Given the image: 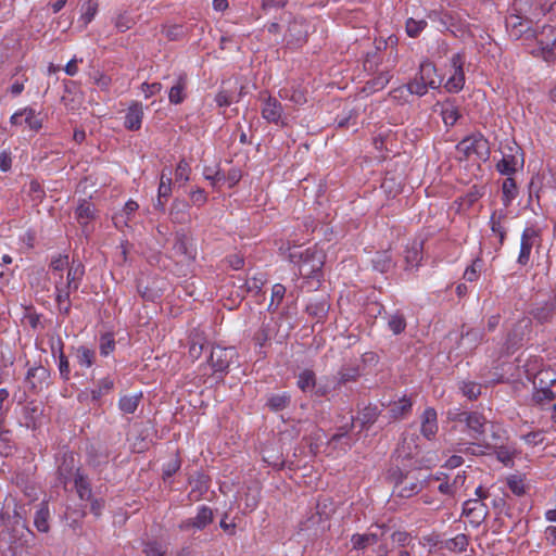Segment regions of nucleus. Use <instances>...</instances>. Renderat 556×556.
Instances as JSON below:
<instances>
[{
	"instance_id": "55",
	"label": "nucleus",
	"mask_w": 556,
	"mask_h": 556,
	"mask_svg": "<svg viewBox=\"0 0 556 556\" xmlns=\"http://www.w3.org/2000/svg\"><path fill=\"white\" fill-rule=\"evenodd\" d=\"M143 553L146 556H166L167 549L161 543L151 541L144 544Z\"/></svg>"
},
{
	"instance_id": "38",
	"label": "nucleus",
	"mask_w": 556,
	"mask_h": 556,
	"mask_svg": "<svg viewBox=\"0 0 556 556\" xmlns=\"http://www.w3.org/2000/svg\"><path fill=\"white\" fill-rule=\"evenodd\" d=\"M532 395V401L540 406L551 404L555 397L554 392L548 387H536Z\"/></svg>"
},
{
	"instance_id": "5",
	"label": "nucleus",
	"mask_w": 556,
	"mask_h": 556,
	"mask_svg": "<svg viewBox=\"0 0 556 556\" xmlns=\"http://www.w3.org/2000/svg\"><path fill=\"white\" fill-rule=\"evenodd\" d=\"M235 356L236 350L233 348L215 345L211 348L207 365L212 368L214 375L223 377L227 372Z\"/></svg>"
},
{
	"instance_id": "48",
	"label": "nucleus",
	"mask_w": 556,
	"mask_h": 556,
	"mask_svg": "<svg viewBox=\"0 0 556 556\" xmlns=\"http://www.w3.org/2000/svg\"><path fill=\"white\" fill-rule=\"evenodd\" d=\"M388 327L393 334L402 333L406 328V320L403 314L395 313L390 315L388 318Z\"/></svg>"
},
{
	"instance_id": "37",
	"label": "nucleus",
	"mask_w": 556,
	"mask_h": 556,
	"mask_svg": "<svg viewBox=\"0 0 556 556\" xmlns=\"http://www.w3.org/2000/svg\"><path fill=\"white\" fill-rule=\"evenodd\" d=\"M75 488L80 500L88 501L91 498L92 491L88 480L78 471L75 475Z\"/></svg>"
},
{
	"instance_id": "10",
	"label": "nucleus",
	"mask_w": 556,
	"mask_h": 556,
	"mask_svg": "<svg viewBox=\"0 0 556 556\" xmlns=\"http://www.w3.org/2000/svg\"><path fill=\"white\" fill-rule=\"evenodd\" d=\"M489 509L480 500H467L463 505V515L470 519L475 526H479L488 516Z\"/></svg>"
},
{
	"instance_id": "54",
	"label": "nucleus",
	"mask_w": 556,
	"mask_h": 556,
	"mask_svg": "<svg viewBox=\"0 0 556 556\" xmlns=\"http://www.w3.org/2000/svg\"><path fill=\"white\" fill-rule=\"evenodd\" d=\"M70 266L68 263V256L59 254L56 256H53L50 262V269L53 274L60 273V275L63 276V270L67 269Z\"/></svg>"
},
{
	"instance_id": "60",
	"label": "nucleus",
	"mask_w": 556,
	"mask_h": 556,
	"mask_svg": "<svg viewBox=\"0 0 556 556\" xmlns=\"http://www.w3.org/2000/svg\"><path fill=\"white\" fill-rule=\"evenodd\" d=\"M378 409L377 407H366L362 414H361V417H359V420L362 422V426H369V425H372L377 418H378Z\"/></svg>"
},
{
	"instance_id": "50",
	"label": "nucleus",
	"mask_w": 556,
	"mask_h": 556,
	"mask_svg": "<svg viewBox=\"0 0 556 556\" xmlns=\"http://www.w3.org/2000/svg\"><path fill=\"white\" fill-rule=\"evenodd\" d=\"M407 90L412 93V94H416V96H424L427 93L428 91V88L429 85L422 79L421 80V77L418 76V74L415 76V78L409 81L407 85Z\"/></svg>"
},
{
	"instance_id": "15",
	"label": "nucleus",
	"mask_w": 556,
	"mask_h": 556,
	"mask_svg": "<svg viewBox=\"0 0 556 556\" xmlns=\"http://www.w3.org/2000/svg\"><path fill=\"white\" fill-rule=\"evenodd\" d=\"M85 276V266L79 261H73L67 267L66 282L64 288L77 291Z\"/></svg>"
},
{
	"instance_id": "34",
	"label": "nucleus",
	"mask_w": 556,
	"mask_h": 556,
	"mask_svg": "<svg viewBox=\"0 0 556 556\" xmlns=\"http://www.w3.org/2000/svg\"><path fill=\"white\" fill-rule=\"evenodd\" d=\"M506 215L504 212H493L490 218L491 224V230L492 232L496 233L500 238V245H503L505 237H506V230L502 225V222L505 219Z\"/></svg>"
},
{
	"instance_id": "63",
	"label": "nucleus",
	"mask_w": 556,
	"mask_h": 556,
	"mask_svg": "<svg viewBox=\"0 0 556 556\" xmlns=\"http://www.w3.org/2000/svg\"><path fill=\"white\" fill-rule=\"evenodd\" d=\"M264 282H265V279H264L263 275L254 276L251 279L245 281L244 285H245L247 289L244 292L258 293L261 291Z\"/></svg>"
},
{
	"instance_id": "45",
	"label": "nucleus",
	"mask_w": 556,
	"mask_h": 556,
	"mask_svg": "<svg viewBox=\"0 0 556 556\" xmlns=\"http://www.w3.org/2000/svg\"><path fill=\"white\" fill-rule=\"evenodd\" d=\"M556 382V372L552 371V370H548V369H543V370H540L535 377H534V380H533V386L534 388L536 387H548L549 386H553L554 383Z\"/></svg>"
},
{
	"instance_id": "22",
	"label": "nucleus",
	"mask_w": 556,
	"mask_h": 556,
	"mask_svg": "<svg viewBox=\"0 0 556 556\" xmlns=\"http://www.w3.org/2000/svg\"><path fill=\"white\" fill-rule=\"evenodd\" d=\"M435 106H440V115L447 127L454 126L460 117L458 108L452 101L437 103Z\"/></svg>"
},
{
	"instance_id": "26",
	"label": "nucleus",
	"mask_w": 556,
	"mask_h": 556,
	"mask_svg": "<svg viewBox=\"0 0 556 556\" xmlns=\"http://www.w3.org/2000/svg\"><path fill=\"white\" fill-rule=\"evenodd\" d=\"M187 87V77L185 74H181L176 79V83L169 89L168 100L173 104H179L185 100V90Z\"/></svg>"
},
{
	"instance_id": "61",
	"label": "nucleus",
	"mask_w": 556,
	"mask_h": 556,
	"mask_svg": "<svg viewBox=\"0 0 556 556\" xmlns=\"http://www.w3.org/2000/svg\"><path fill=\"white\" fill-rule=\"evenodd\" d=\"M389 80H390L389 73L380 74L379 76L375 77L372 80L367 83V88L372 91L383 89L387 86V84L389 83Z\"/></svg>"
},
{
	"instance_id": "30",
	"label": "nucleus",
	"mask_w": 556,
	"mask_h": 556,
	"mask_svg": "<svg viewBox=\"0 0 556 556\" xmlns=\"http://www.w3.org/2000/svg\"><path fill=\"white\" fill-rule=\"evenodd\" d=\"M361 376L359 369L355 365H344L338 371V386L345 384L348 382H354Z\"/></svg>"
},
{
	"instance_id": "40",
	"label": "nucleus",
	"mask_w": 556,
	"mask_h": 556,
	"mask_svg": "<svg viewBox=\"0 0 556 556\" xmlns=\"http://www.w3.org/2000/svg\"><path fill=\"white\" fill-rule=\"evenodd\" d=\"M503 204L507 207L511 201L517 197V185L514 178L507 177L503 181Z\"/></svg>"
},
{
	"instance_id": "47",
	"label": "nucleus",
	"mask_w": 556,
	"mask_h": 556,
	"mask_svg": "<svg viewBox=\"0 0 556 556\" xmlns=\"http://www.w3.org/2000/svg\"><path fill=\"white\" fill-rule=\"evenodd\" d=\"M74 469V457L72 455L64 456L62 464L58 468V473L60 480L66 484L67 480L71 478Z\"/></svg>"
},
{
	"instance_id": "42",
	"label": "nucleus",
	"mask_w": 556,
	"mask_h": 556,
	"mask_svg": "<svg viewBox=\"0 0 556 556\" xmlns=\"http://www.w3.org/2000/svg\"><path fill=\"white\" fill-rule=\"evenodd\" d=\"M204 345H205V339L200 333H194L190 340L189 352H188L189 357L192 361L198 359L203 352Z\"/></svg>"
},
{
	"instance_id": "13",
	"label": "nucleus",
	"mask_w": 556,
	"mask_h": 556,
	"mask_svg": "<svg viewBox=\"0 0 556 556\" xmlns=\"http://www.w3.org/2000/svg\"><path fill=\"white\" fill-rule=\"evenodd\" d=\"M54 288H55V303L58 306L59 312L64 315L68 316L71 313V292L73 290L64 288V281L63 276L60 275V280L54 281Z\"/></svg>"
},
{
	"instance_id": "39",
	"label": "nucleus",
	"mask_w": 556,
	"mask_h": 556,
	"mask_svg": "<svg viewBox=\"0 0 556 556\" xmlns=\"http://www.w3.org/2000/svg\"><path fill=\"white\" fill-rule=\"evenodd\" d=\"M193 519V528L202 530L213 521V511L207 506H201Z\"/></svg>"
},
{
	"instance_id": "51",
	"label": "nucleus",
	"mask_w": 556,
	"mask_h": 556,
	"mask_svg": "<svg viewBox=\"0 0 556 556\" xmlns=\"http://www.w3.org/2000/svg\"><path fill=\"white\" fill-rule=\"evenodd\" d=\"M23 116L25 117V123L28 125V127L34 130L38 131L42 127L41 119H39L36 116V112L31 108H24L22 109Z\"/></svg>"
},
{
	"instance_id": "28",
	"label": "nucleus",
	"mask_w": 556,
	"mask_h": 556,
	"mask_svg": "<svg viewBox=\"0 0 556 556\" xmlns=\"http://www.w3.org/2000/svg\"><path fill=\"white\" fill-rule=\"evenodd\" d=\"M188 210L189 204L187 201L175 199L169 212L172 220L178 224L185 223Z\"/></svg>"
},
{
	"instance_id": "11",
	"label": "nucleus",
	"mask_w": 556,
	"mask_h": 556,
	"mask_svg": "<svg viewBox=\"0 0 556 556\" xmlns=\"http://www.w3.org/2000/svg\"><path fill=\"white\" fill-rule=\"evenodd\" d=\"M114 381L110 377L100 379L97 386L92 389H86L78 394L80 402H87L89 400L98 402L103 395L112 391Z\"/></svg>"
},
{
	"instance_id": "29",
	"label": "nucleus",
	"mask_w": 556,
	"mask_h": 556,
	"mask_svg": "<svg viewBox=\"0 0 556 556\" xmlns=\"http://www.w3.org/2000/svg\"><path fill=\"white\" fill-rule=\"evenodd\" d=\"M74 355L79 366L90 368L96 361V352L86 346L74 349Z\"/></svg>"
},
{
	"instance_id": "36",
	"label": "nucleus",
	"mask_w": 556,
	"mask_h": 556,
	"mask_svg": "<svg viewBox=\"0 0 556 556\" xmlns=\"http://www.w3.org/2000/svg\"><path fill=\"white\" fill-rule=\"evenodd\" d=\"M316 377L313 370L305 369L298 376V387L305 393L311 392L315 388Z\"/></svg>"
},
{
	"instance_id": "20",
	"label": "nucleus",
	"mask_w": 556,
	"mask_h": 556,
	"mask_svg": "<svg viewBox=\"0 0 556 556\" xmlns=\"http://www.w3.org/2000/svg\"><path fill=\"white\" fill-rule=\"evenodd\" d=\"M143 118V106L140 102H132L125 116V127L129 130H138Z\"/></svg>"
},
{
	"instance_id": "52",
	"label": "nucleus",
	"mask_w": 556,
	"mask_h": 556,
	"mask_svg": "<svg viewBox=\"0 0 556 556\" xmlns=\"http://www.w3.org/2000/svg\"><path fill=\"white\" fill-rule=\"evenodd\" d=\"M460 390L469 400H476L481 394V386L473 381H463Z\"/></svg>"
},
{
	"instance_id": "49",
	"label": "nucleus",
	"mask_w": 556,
	"mask_h": 556,
	"mask_svg": "<svg viewBox=\"0 0 556 556\" xmlns=\"http://www.w3.org/2000/svg\"><path fill=\"white\" fill-rule=\"evenodd\" d=\"M468 546L467 535L460 533L445 542V547L452 552H464Z\"/></svg>"
},
{
	"instance_id": "57",
	"label": "nucleus",
	"mask_w": 556,
	"mask_h": 556,
	"mask_svg": "<svg viewBox=\"0 0 556 556\" xmlns=\"http://www.w3.org/2000/svg\"><path fill=\"white\" fill-rule=\"evenodd\" d=\"M427 26L426 21H416L414 18H409L406 22V33L409 37H417Z\"/></svg>"
},
{
	"instance_id": "59",
	"label": "nucleus",
	"mask_w": 556,
	"mask_h": 556,
	"mask_svg": "<svg viewBox=\"0 0 556 556\" xmlns=\"http://www.w3.org/2000/svg\"><path fill=\"white\" fill-rule=\"evenodd\" d=\"M98 11V3L89 0L83 4L81 18L86 24L90 23Z\"/></svg>"
},
{
	"instance_id": "8",
	"label": "nucleus",
	"mask_w": 556,
	"mask_h": 556,
	"mask_svg": "<svg viewBox=\"0 0 556 556\" xmlns=\"http://www.w3.org/2000/svg\"><path fill=\"white\" fill-rule=\"evenodd\" d=\"M262 117L268 123L285 125L286 122L281 103L271 96L262 97Z\"/></svg>"
},
{
	"instance_id": "9",
	"label": "nucleus",
	"mask_w": 556,
	"mask_h": 556,
	"mask_svg": "<svg viewBox=\"0 0 556 556\" xmlns=\"http://www.w3.org/2000/svg\"><path fill=\"white\" fill-rule=\"evenodd\" d=\"M532 321L529 317L519 319L507 334L508 349H516L528 338Z\"/></svg>"
},
{
	"instance_id": "32",
	"label": "nucleus",
	"mask_w": 556,
	"mask_h": 556,
	"mask_svg": "<svg viewBox=\"0 0 556 556\" xmlns=\"http://www.w3.org/2000/svg\"><path fill=\"white\" fill-rule=\"evenodd\" d=\"M372 267L379 273H387L393 267V262L388 251L377 252L371 260Z\"/></svg>"
},
{
	"instance_id": "43",
	"label": "nucleus",
	"mask_w": 556,
	"mask_h": 556,
	"mask_svg": "<svg viewBox=\"0 0 556 556\" xmlns=\"http://www.w3.org/2000/svg\"><path fill=\"white\" fill-rule=\"evenodd\" d=\"M139 205L136 201L129 200L125 203L121 213L116 214L113 217L114 224L117 226L118 223H124L127 225V222L130 218V215L134 214L138 210Z\"/></svg>"
},
{
	"instance_id": "25",
	"label": "nucleus",
	"mask_w": 556,
	"mask_h": 556,
	"mask_svg": "<svg viewBox=\"0 0 556 556\" xmlns=\"http://www.w3.org/2000/svg\"><path fill=\"white\" fill-rule=\"evenodd\" d=\"M49 517H50V511H49L48 503L46 501H43L39 504V507L36 510V514L34 517V525L38 531L43 532V533H47L49 531V529H50Z\"/></svg>"
},
{
	"instance_id": "41",
	"label": "nucleus",
	"mask_w": 556,
	"mask_h": 556,
	"mask_svg": "<svg viewBox=\"0 0 556 556\" xmlns=\"http://www.w3.org/2000/svg\"><path fill=\"white\" fill-rule=\"evenodd\" d=\"M496 168L502 175L514 174L517 169V157L513 154L504 155L496 164Z\"/></svg>"
},
{
	"instance_id": "53",
	"label": "nucleus",
	"mask_w": 556,
	"mask_h": 556,
	"mask_svg": "<svg viewBox=\"0 0 556 556\" xmlns=\"http://www.w3.org/2000/svg\"><path fill=\"white\" fill-rule=\"evenodd\" d=\"M554 311H555V304L546 303L545 305H543L541 307H536L533 312V315H534V318L538 319L540 323H545L551 319Z\"/></svg>"
},
{
	"instance_id": "16",
	"label": "nucleus",
	"mask_w": 556,
	"mask_h": 556,
	"mask_svg": "<svg viewBox=\"0 0 556 556\" xmlns=\"http://www.w3.org/2000/svg\"><path fill=\"white\" fill-rule=\"evenodd\" d=\"M404 260L406 263V270L418 267L420 261L422 260V242L414 240L408 243L404 251Z\"/></svg>"
},
{
	"instance_id": "58",
	"label": "nucleus",
	"mask_w": 556,
	"mask_h": 556,
	"mask_svg": "<svg viewBox=\"0 0 556 556\" xmlns=\"http://www.w3.org/2000/svg\"><path fill=\"white\" fill-rule=\"evenodd\" d=\"M115 348V341L112 334L105 333L100 339V353L102 356H108L111 352H113Z\"/></svg>"
},
{
	"instance_id": "1",
	"label": "nucleus",
	"mask_w": 556,
	"mask_h": 556,
	"mask_svg": "<svg viewBox=\"0 0 556 556\" xmlns=\"http://www.w3.org/2000/svg\"><path fill=\"white\" fill-rule=\"evenodd\" d=\"M290 261L299 265V271L304 277H311L324 266L325 255L317 249H306L301 251L295 249L289 254Z\"/></svg>"
},
{
	"instance_id": "19",
	"label": "nucleus",
	"mask_w": 556,
	"mask_h": 556,
	"mask_svg": "<svg viewBox=\"0 0 556 556\" xmlns=\"http://www.w3.org/2000/svg\"><path fill=\"white\" fill-rule=\"evenodd\" d=\"M307 30L303 22L293 21L286 34L288 45L300 46L306 41Z\"/></svg>"
},
{
	"instance_id": "64",
	"label": "nucleus",
	"mask_w": 556,
	"mask_h": 556,
	"mask_svg": "<svg viewBox=\"0 0 556 556\" xmlns=\"http://www.w3.org/2000/svg\"><path fill=\"white\" fill-rule=\"evenodd\" d=\"M507 484L515 495L521 496L522 494H525V484L522 479L514 476L508 479Z\"/></svg>"
},
{
	"instance_id": "17",
	"label": "nucleus",
	"mask_w": 556,
	"mask_h": 556,
	"mask_svg": "<svg viewBox=\"0 0 556 556\" xmlns=\"http://www.w3.org/2000/svg\"><path fill=\"white\" fill-rule=\"evenodd\" d=\"M275 331H276V325L274 323V319L273 318H270L269 320L264 319L261 328L253 336V342H254L255 346H257V348H260V350H262L271 340ZM258 353H262V351H260Z\"/></svg>"
},
{
	"instance_id": "35",
	"label": "nucleus",
	"mask_w": 556,
	"mask_h": 556,
	"mask_svg": "<svg viewBox=\"0 0 556 556\" xmlns=\"http://www.w3.org/2000/svg\"><path fill=\"white\" fill-rule=\"evenodd\" d=\"M556 43V36L552 39L551 42H544L541 39H538V49L535 50V54L541 56L546 62H553L556 58L554 46Z\"/></svg>"
},
{
	"instance_id": "33",
	"label": "nucleus",
	"mask_w": 556,
	"mask_h": 556,
	"mask_svg": "<svg viewBox=\"0 0 556 556\" xmlns=\"http://www.w3.org/2000/svg\"><path fill=\"white\" fill-rule=\"evenodd\" d=\"M142 399V394H132V395H124L118 401V408L124 414H132L138 408L140 401Z\"/></svg>"
},
{
	"instance_id": "23",
	"label": "nucleus",
	"mask_w": 556,
	"mask_h": 556,
	"mask_svg": "<svg viewBox=\"0 0 556 556\" xmlns=\"http://www.w3.org/2000/svg\"><path fill=\"white\" fill-rule=\"evenodd\" d=\"M173 250L175 254L184 256L186 261H193L195 258V251L189 243L185 235H177L175 238Z\"/></svg>"
},
{
	"instance_id": "7",
	"label": "nucleus",
	"mask_w": 556,
	"mask_h": 556,
	"mask_svg": "<svg viewBox=\"0 0 556 556\" xmlns=\"http://www.w3.org/2000/svg\"><path fill=\"white\" fill-rule=\"evenodd\" d=\"M465 55L460 52L455 53L451 59V66L454 70L453 75L447 79L444 85L446 91L451 93L459 92L465 85V73H464Z\"/></svg>"
},
{
	"instance_id": "3",
	"label": "nucleus",
	"mask_w": 556,
	"mask_h": 556,
	"mask_svg": "<svg viewBox=\"0 0 556 556\" xmlns=\"http://www.w3.org/2000/svg\"><path fill=\"white\" fill-rule=\"evenodd\" d=\"M529 4V0H515L510 13L505 20L509 36L516 40L531 28V21L522 14V8Z\"/></svg>"
},
{
	"instance_id": "31",
	"label": "nucleus",
	"mask_w": 556,
	"mask_h": 556,
	"mask_svg": "<svg viewBox=\"0 0 556 556\" xmlns=\"http://www.w3.org/2000/svg\"><path fill=\"white\" fill-rule=\"evenodd\" d=\"M94 217V205L83 200L76 208V218L80 225H87Z\"/></svg>"
},
{
	"instance_id": "27",
	"label": "nucleus",
	"mask_w": 556,
	"mask_h": 556,
	"mask_svg": "<svg viewBox=\"0 0 556 556\" xmlns=\"http://www.w3.org/2000/svg\"><path fill=\"white\" fill-rule=\"evenodd\" d=\"M50 377L49 370L43 366L31 367L26 375V382L31 389H36L37 384L46 382Z\"/></svg>"
},
{
	"instance_id": "62",
	"label": "nucleus",
	"mask_w": 556,
	"mask_h": 556,
	"mask_svg": "<svg viewBox=\"0 0 556 556\" xmlns=\"http://www.w3.org/2000/svg\"><path fill=\"white\" fill-rule=\"evenodd\" d=\"M134 24V20L127 13L119 14L115 20V27L122 33L130 29Z\"/></svg>"
},
{
	"instance_id": "18",
	"label": "nucleus",
	"mask_w": 556,
	"mask_h": 556,
	"mask_svg": "<svg viewBox=\"0 0 556 556\" xmlns=\"http://www.w3.org/2000/svg\"><path fill=\"white\" fill-rule=\"evenodd\" d=\"M413 402L409 397L403 396L402 399L389 405L388 414L390 420H399L405 418L410 414Z\"/></svg>"
},
{
	"instance_id": "46",
	"label": "nucleus",
	"mask_w": 556,
	"mask_h": 556,
	"mask_svg": "<svg viewBox=\"0 0 556 556\" xmlns=\"http://www.w3.org/2000/svg\"><path fill=\"white\" fill-rule=\"evenodd\" d=\"M290 404V395L286 392L281 394H273L268 397L267 405L274 412L285 409Z\"/></svg>"
},
{
	"instance_id": "6",
	"label": "nucleus",
	"mask_w": 556,
	"mask_h": 556,
	"mask_svg": "<svg viewBox=\"0 0 556 556\" xmlns=\"http://www.w3.org/2000/svg\"><path fill=\"white\" fill-rule=\"evenodd\" d=\"M540 232L534 227H527L521 235L520 252L518 255V264L526 266L531 256L532 249L540 245Z\"/></svg>"
},
{
	"instance_id": "4",
	"label": "nucleus",
	"mask_w": 556,
	"mask_h": 556,
	"mask_svg": "<svg viewBox=\"0 0 556 556\" xmlns=\"http://www.w3.org/2000/svg\"><path fill=\"white\" fill-rule=\"evenodd\" d=\"M447 418L455 422L465 424L471 432L472 439H480L485 432L486 418L478 412H467L460 409L448 410Z\"/></svg>"
},
{
	"instance_id": "2",
	"label": "nucleus",
	"mask_w": 556,
	"mask_h": 556,
	"mask_svg": "<svg viewBox=\"0 0 556 556\" xmlns=\"http://www.w3.org/2000/svg\"><path fill=\"white\" fill-rule=\"evenodd\" d=\"M456 150L462 157L467 160L486 161L490 156L489 141L480 134L464 138L456 146Z\"/></svg>"
},
{
	"instance_id": "44",
	"label": "nucleus",
	"mask_w": 556,
	"mask_h": 556,
	"mask_svg": "<svg viewBox=\"0 0 556 556\" xmlns=\"http://www.w3.org/2000/svg\"><path fill=\"white\" fill-rule=\"evenodd\" d=\"M328 309L329 305L326 300L313 301L306 306V312L318 320L326 316Z\"/></svg>"
},
{
	"instance_id": "12",
	"label": "nucleus",
	"mask_w": 556,
	"mask_h": 556,
	"mask_svg": "<svg viewBox=\"0 0 556 556\" xmlns=\"http://www.w3.org/2000/svg\"><path fill=\"white\" fill-rule=\"evenodd\" d=\"M439 430L438 415L433 407H427L420 416V432L427 440L434 439Z\"/></svg>"
},
{
	"instance_id": "24",
	"label": "nucleus",
	"mask_w": 556,
	"mask_h": 556,
	"mask_svg": "<svg viewBox=\"0 0 556 556\" xmlns=\"http://www.w3.org/2000/svg\"><path fill=\"white\" fill-rule=\"evenodd\" d=\"M418 76L424 79L431 89H435L440 86L441 80L437 79V68L430 61H424L419 66Z\"/></svg>"
},
{
	"instance_id": "56",
	"label": "nucleus",
	"mask_w": 556,
	"mask_h": 556,
	"mask_svg": "<svg viewBox=\"0 0 556 556\" xmlns=\"http://www.w3.org/2000/svg\"><path fill=\"white\" fill-rule=\"evenodd\" d=\"M286 294V287L281 283H276L271 288V301H270V304L268 306V308L270 309L273 306L274 309H276L279 304L281 303V301L283 300V296Z\"/></svg>"
},
{
	"instance_id": "21",
	"label": "nucleus",
	"mask_w": 556,
	"mask_h": 556,
	"mask_svg": "<svg viewBox=\"0 0 556 556\" xmlns=\"http://www.w3.org/2000/svg\"><path fill=\"white\" fill-rule=\"evenodd\" d=\"M383 534V527H377L376 532L354 534L351 539V542L354 548L364 549L368 545L379 542Z\"/></svg>"
},
{
	"instance_id": "14",
	"label": "nucleus",
	"mask_w": 556,
	"mask_h": 556,
	"mask_svg": "<svg viewBox=\"0 0 556 556\" xmlns=\"http://www.w3.org/2000/svg\"><path fill=\"white\" fill-rule=\"evenodd\" d=\"M418 441L419 437L416 432H410L409 430L403 432L396 450L400 456L412 458L418 452Z\"/></svg>"
}]
</instances>
